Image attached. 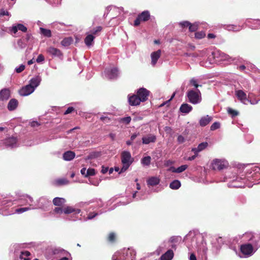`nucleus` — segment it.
<instances>
[{
    "mask_svg": "<svg viewBox=\"0 0 260 260\" xmlns=\"http://www.w3.org/2000/svg\"><path fill=\"white\" fill-rule=\"evenodd\" d=\"M259 179L260 168L254 167L252 170L248 169H246V173L245 174V186L251 187L254 184H256L257 183L254 182Z\"/></svg>",
    "mask_w": 260,
    "mask_h": 260,
    "instance_id": "f257e3e1",
    "label": "nucleus"
},
{
    "mask_svg": "<svg viewBox=\"0 0 260 260\" xmlns=\"http://www.w3.org/2000/svg\"><path fill=\"white\" fill-rule=\"evenodd\" d=\"M119 252V254L121 255L122 260L136 259V252L133 248H123Z\"/></svg>",
    "mask_w": 260,
    "mask_h": 260,
    "instance_id": "f03ea898",
    "label": "nucleus"
},
{
    "mask_svg": "<svg viewBox=\"0 0 260 260\" xmlns=\"http://www.w3.org/2000/svg\"><path fill=\"white\" fill-rule=\"evenodd\" d=\"M187 96L189 102L193 104H198L201 101V93L199 89L197 91L189 90L187 92Z\"/></svg>",
    "mask_w": 260,
    "mask_h": 260,
    "instance_id": "7ed1b4c3",
    "label": "nucleus"
},
{
    "mask_svg": "<svg viewBox=\"0 0 260 260\" xmlns=\"http://www.w3.org/2000/svg\"><path fill=\"white\" fill-rule=\"evenodd\" d=\"M150 18V14L148 11H144L138 15L134 21V26H139L141 22H146Z\"/></svg>",
    "mask_w": 260,
    "mask_h": 260,
    "instance_id": "20e7f679",
    "label": "nucleus"
},
{
    "mask_svg": "<svg viewBox=\"0 0 260 260\" xmlns=\"http://www.w3.org/2000/svg\"><path fill=\"white\" fill-rule=\"evenodd\" d=\"M229 163L224 159H215L212 164V169L214 170H221L228 167Z\"/></svg>",
    "mask_w": 260,
    "mask_h": 260,
    "instance_id": "39448f33",
    "label": "nucleus"
},
{
    "mask_svg": "<svg viewBox=\"0 0 260 260\" xmlns=\"http://www.w3.org/2000/svg\"><path fill=\"white\" fill-rule=\"evenodd\" d=\"M149 93L150 91L143 87L139 89L137 92V94L143 102L147 100Z\"/></svg>",
    "mask_w": 260,
    "mask_h": 260,
    "instance_id": "423d86ee",
    "label": "nucleus"
},
{
    "mask_svg": "<svg viewBox=\"0 0 260 260\" xmlns=\"http://www.w3.org/2000/svg\"><path fill=\"white\" fill-rule=\"evenodd\" d=\"M46 52L53 57L61 58L63 56V53L59 49L52 46L48 47Z\"/></svg>",
    "mask_w": 260,
    "mask_h": 260,
    "instance_id": "0eeeda50",
    "label": "nucleus"
},
{
    "mask_svg": "<svg viewBox=\"0 0 260 260\" xmlns=\"http://www.w3.org/2000/svg\"><path fill=\"white\" fill-rule=\"evenodd\" d=\"M121 159L122 164H132L133 161L131 153L126 151H124L121 153Z\"/></svg>",
    "mask_w": 260,
    "mask_h": 260,
    "instance_id": "6e6552de",
    "label": "nucleus"
},
{
    "mask_svg": "<svg viewBox=\"0 0 260 260\" xmlns=\"http://www.w3.org/2000/svg\"><path fill=\"white\" fill-rule=\"evenodd\" d=\"M34 91V88L30 85H27L22 87L19 90V93L21 96H27Z\"/></svg>",
    "mask_w": 260,
    "mask_h": 260,
    "instance_id": "1a4fd4ad",
    "label": "nucleus"
},
{
    "mask_svg": "<svg viewBox=\"0 0 260 260\" xmlns=\"http://www.w3.org/2000/svg\"><path fill=\"white\" fill-rule=\"evenodd\" d=\"M17 142V139L15 137H11L8 138H6L4 140V144L7 147H10L13 148L14 147L16 146Z\"/></svg>",
    "mask_w": 260,
    "mask_h": 260,
    "instance_id": "9d476101",
    "label": "nucleus"
},
{
    "mask_svg": "<svg viewBox=\"0 0 260 260\" xmlns=\"http://www.w3.org/2000/svg\"><path fill=\"white\" fill-rule=\"evenodd\" d=\"M11 92L8 88H4L0 91V101L8 100L10 97Z\"/></svg>",
    "mask_w": 260,
    "mask_h": 260,
    "instance_id": "9b49d317",
    "label": "nucleus"
},
{
    "mask_svg": "<svg viewBox=\"0 0 260 260\" xmlns=\"http://www.w3.org/2000/svg\"><path fill=\"white\" fill-rule=\"evenodd\" d=\"M142 140L143 144H149L150 143H154L156 140V137L153 134H148L143 137Z\"/></svg>",
    "mask_w": 260,
    "mask_h": 260,
    "instance_id": "f8f14e48",
    "label": "nucleus"
},
{
    "mask_svg": "<svg viewBox=\"0 0 260 260\" xmlns=\"http://www.w3.org/2000/svg\"><path fill=\"white\" fill-rule=\"evenodd\" d=\"M141 101L137 94H133L128 98V102L131 106L139 105Z\"/></svg>",
    "mask_w": 260,
    "mask_h": 260,
    "instance_id": "ddd939ff",
    "label": "nucleus"
},
{
    "mask_svg": "<svg viewBox=\"0 0 260 260\" xmlns=\"http://www.w3.org/2000/svg\"><path fill=\"white\" fill-rule=\"evenodd\" d=\"M161 55V50H158L156 51L153 52L151 54V64L152 66H155Z\"/></svg>",
    "mask_w": 260,
    "mask_h": 260,
    "instance_id": "4468645a",
    "label": "nucleus"
},
{
    "mask_svg": "<svg viewBox=\"0 0 260 260\" xmlns=\"http://www.w3.org/2000/svg\"><path fill=\"white\" fill-rule=\"evenodd\" d=\"M254 253V249L251 244H245V257L251 256Z\"/></svg>",
    "mask_w": 260,
    "mask_h": 260,
    "instance_id": "2eb2a0df",
    "label": "nucleus"
},
{
    "mask_svg": "<svg viewBox=\"0 0 260 260\" xmlns=\"http://www.w3.org/2000/svg\"><path fill=\"white\" fill-rule=\"evenodd\" d=\"M18 106V101L15 99H12L9 102L7 108L9 111H13L17 108Z\"/></svg>",
    "mask_w": 260,
    "mask_h": 260,
    "instance_id": "dca6fc26",
    "label": "nucleus"
},
{
    "mask_svg": "<svg viewBox=\"0 0 260 260\" xmlns=\"http://www.w3.org/2000/svg\"><path fill=\"white\" fill-rule=\"evenodd\" d=\"M174 256V252L172 250L169 249L160 257V260H171Z\"/></svg>",
    "mask_w": 260,
    "mask_h": 260,
    "instance_id": "f3484780",
    "label": "nucleus"
},
{
    "mask_svg": "<svg viewBox=\"0 0 260 260\" xmlns=\"http://www.w3.org/2000/svg\"><path fill=\"white\" fill-rule=\"evenodd\" d=\"M212 120V117L209 115L202 117L200 120V125L201 126H205L208 124Z\"/></svg>",
    "mask_w": 260,
    "mask_h": 260,
    "instance_id": "a211bd4d",
    "label": "nucleus"
},
{
    "mask_svg": "<svg viewBox=\"0 0 260 260\" xmlns=\"http://www.w3.org/2000/svg\"><path fill=\"white\" fill-rule=\"evenodd\" d=\"M75 157V153L72 151H68L63 154V158L65 160L70 161Z\"/></svg>",
    "mask_w": 260,
    "mask_h": 260,
    "instance_id": "6ab92c4d",
    "label": "nucleus"
},
{
    "mask_svg": "<svg viewBox=\"0 0 260 260\" xmlns=\"http://www.w3.org/2000/svg\"><path fill=\"white\" fill-rule=\"evenodd\" d=\"M41 81V77L38 76H36L30 80L29 85H30L32 87H33L35 89V88L40 84Z\"/></svg>",
    "mask_w": 260,
    "mask_h": 260,
    "instance_id": "aec40b11",
    "label": "nucleus"
},
{
    "mask_svg": "<svg viewBox=\"0 0 260 260\" xmlns=\"http://www.w3.org/2000/svg\"><path fill=\"white\" fill-rule=\"evenodd\" d=\"M81 210L78 209H75L71 206H67L63 209V213L66 214L74 213L75 214H79Z\"/></svg>",
    "mask_w": 260,
    "mask_h": 260,
    "instance_id": "412c9836",
    "label": "nucleus"
},
{
    "mask_svg": "<svg viewBox=\"0 0 260 260\" xmlns=\"http://www.w3.org/2000/svg\"><path fill=\"white\" fill-rule=\"evenodd\" d=\"M118 70L117 68H114L110 70L107 71V75L110 79H114L117 77Z\"/></svg>",
    "mask_w": 260,
    "mask_h": 260,
    "instance_id": "4be33fe9",
    "label": "nucleus"
},
{
    "mask_svg": "<svg viewBox=\"0 0 260 260\" xmlns=\"http://www.w3.org/2000/svg\"><path fill=\"white\" fill-rule=\"evenodd\" d=\"M192 107L186 103H184L181 105L180 108V111L182 113H188L189 112L191 111Z\"/></svg>",
    "mask_w": 260,
    "mask_h": 260,
    "instance_id": "5701e85b",
    "label": "nucleus"
},
{
    "mask_svg": "<svg viewBox=\"0 0 260 260\" xmlns=\"http://www.w3.org/2000/svg\"><path fill=\"white\" fill-rule=\"evenodd\" d=\"M95 36H93L92 35L88 34L84 39L85 44L87 46L90 47L92 45Z\"/></svg>",
    "mask_w": 260,
    "mask_h": 260,
    "instance_id": "b1692460",
    "label": "nucleus"
},
{
    "mask_svg": "<svg viewBox=\"0 0 260 260\" xmlns=\"http://www.w3.org/2000/svg\"><path fill=\"white\" fill-rule=\"evenodd\" d=\"M66 202V200L61 198H55L53 200V203L55 206H61L63 205Z\"/></svg>",
    "mask_w": 260,
    "mask_h": 260,
    "instance_id": "393cba45",
    "label": "nucleus"
},
{
    "mask_svg": "<svg viewBox=\"0 0 260 260\" xmlns=\"http://www.w3.org/2000/svg\"><path fill=\"white\" fill-rule=\"evenodd\" d=\"M159 179L156 177H152L148 179L147 180V184L148 185L155 186L159 184Z\"/></svg>",
    "mask_w": 260,
    "mask_h": 260,
    "instance_id": "a878e982",
    "label": "nucleus"
},
{
    "mask_svg": "<svg viewBox=\"0 0 260 260\" xmlns=\"http://www.w3.org/2000/svg\"><path fill=\"white\" fill-rule=\"evenodd\" d=\"M73 42V39L72 37H68L63 39L61 42V44L64 47L69 46Z\"/></svg>",
    "mask_w": 260,
    "mask_h": 260,
    "instance_id": "bb28decb",
    "label": "nucleus"
},
{
    "mask_svg": "<svg viewBox=\"0 0 260 260\" xmlns=\"http://www.w3.org/2000/svg\"><path fill=\"white\" fill-rule=\"evenodd\" d=\"M100 156L101 153L100 152H92L85 158V160L87 161L88 160L93 159Z\"/></svg>",
    "mask_w": 260,
    "mask_h": 260,
    "instance_id": "cd10ccee",
    "label": "nucleus"
},
{
    "mask_svg": "<svg viewBox=\"0 0 260 260\" xmlns=\"http://www.w3.org/2000/svg\"><path fill=\"white\" fill-rule=\"evenodd\" d=\"M181 186V183L178 180H175L170 184V187L172 189H177Z\"/></svg>",
    "mask_w": 260,
    "mask_h": 260,
    "instance_id": "c85d7f7f",
    "label": "nucleus"
},
{
    "mask_svg": "<svg viewBox=\"0 0 260 260\" xmlns=\"http://www.w3.org/2000/svg\"><path fill=\"white\" fill-rule=\"evenodd\" d=\"M40 31L42 35L48 38H50L52 36L51 31L50 29L40 27Z\"/></svg>",
    "mask_w": 260,
    "mask_h": 260,
    "instance_id": "c756f323",
    "label": "nucleus"
},
{
    "mask_svg": "<svg viewBox=\"0 0 260 260\" xmlns=\"http://www.w3.org/2000/svg\"><path fill=\"white\" fill-rule=\"evenodd\" d=\"M187 168L188 166L187 165H182L176 169L173 168L172 172L174 173H180L184 171Z\"/></svg>",
    "mask_w": 260,
    "mask_h": 260,
    "instance_id": "7c9ffc66",
    "label": "nucleus"
},
{
    "mask_svg": "<svg viewBox=\"0 0 260 260\" xmlns=\"http://www.w3.org/2000/svg\"><path fill=\"white\" fill-rule=\"evenodd\" d=\"M151 158L150 156H147L141 159V162L144 166H149L151 163Z\"/></svg>",
    "mask_w": 260,
    "mask_h": 260,
    "instance_id": "2f4dec72",
    "label": "nucleus"
},
{
    "mask_svg": "<svg viewBox=\"0 0 260 260\" xmlns=\"http://www.w3.org/2000/svg\"><path fill=\"white\" fill-rule=\"evenodd\" d=\"M103 27L101 26H97L95 28H93L90 31V35H92L93 36H98L99 33L102 30Z\"/></svg>",
    "mask_w": 260,
    "mask_h": 260,
    "instance_id": "473e14b6",
    "label": "nucleus"
},
{
    "mask_svg": "<svg viewBox=\"0 0 260 260\" xmlns=\"http://www.w3.org/2000/svg\"><path fill=\"white\" fill-rule=\"evenodd\" d=\"M107 241L110 243H114L116 239V235L114 232H111L109 233L107 237Z\"/></svg>",
    "mask_w": 260,
    "mask_h": 260,
    "instance_id": "72a5a7b5",
    "label": "nucleus"
},
{
    "mask_svg": "<svg viewBox=\"0 0 260 260\" xmlns=\"http://www.w3.org/2000/svg\"><path fill=\"white\" fill-rule=\"evenodd\" d=\"M131 120H132V118L130 116H127L125 117L119 118V119L118 120V121L120 123H122L125 124H128L130 123Z\"/></svg>",
    "mask_w": 260,
    "mask_h": 260,
    "instance_id": "f704fd0d",
    "label": "nucleus"
},
{
    "mask_svg": "<svg viewBox=\"0 0 260 260\" xmlns=\"http://www.w3.org/2000/svg\"><path fill=\"white\" fill-rule=\"evenodd\" d=\"M30 255V253L28 251H24L21 252V254L19 256V258L23 260H30L29 258L24 257L23 256L26 257H28Z\"/></svg>",
    "mask_w": 260,
    "mask_h": 260,
    "instance_id": "c9c22d12",
    "label": "nucleus"
},
{
    "mask_svg": "<svg viewBox=\"0 0 260 260\" xmlns=\"http://www.w3.org/2000/svg\"><path fill=\"white\" fill-rule=\"evenodd\" d=\"M199 25L197 23H191L188 26L189 30L190 32H194L198 29Z\"/></svg>",
    "mask_w": 260,
    "mask_h": 260,
    "instance_id": "e433bc0d",
    "label": "nucleus"
},
{
    "mask_svg": "<svg viewBox=\"0 0 260 260\" xmlns=\"http://www.w3.org/2000/svg\"><path fill=\"white\" fill-rule=\"evenodd\" d=\"M228 113L230 114L232 117H235L239 114V112L231 108H228Z\"/></svg>",
    "mask_w": 260,
    "mask_h": 260,
    "instance_id": "4c0bfd02",
    "label": "nucleus"
},
{
    "mask_svg": "<svg viewBox=\"0 0 260 260\" xmlns=\"http://www.w3.org/2000/svg\"><path fill=\"white\" fill-rule=\"evenodd\" d=\"M195 38L197 39H202L204 38L205 36V32L203 31H198L195 33Z\"/></svg>",
    "mask_w": 260,
    "mask_h": 260,
    "instance_id": "58836bf2",
    "label": "nucleus"
},
{
    "mask_svg": "<svg viewBox=\"0 0 260 260\" xmlns=\"http://www.w3.org/2000/svg\"><path fill=\"white\" fill-rule=\"evenodd\" d=\"M95 174V170L93 168H89L87 170L86 174L85 176V177H88V176H93Z\"/></svg>",
    "mask_w": 260,
    "mask_h": 260,
    "instance_id": "ea45409f",
    "label": "nucleus"
},
{
    "mask_svg": "<svg viewBox=\"0 0 260 260\" xmlns=\"http://www.w3.org/2000/svg\"><path fill=\"white\" fill-rule=\"evenodd\" d=\"M208 145V144L207 142H203L200 143L198 146V151H202L203 150L205 149Z\"/></svg>",
    "mask_w": 260,
    "mask_h": 260,
    "instance_id": "a19ab883",
    "label": "nucleus"
},
{
    "mask_svg": "<svg viewBox=\"0 0 260 260\" xmlns=\"http://www.w3.org/2000/svg\"><path fill=\"white\" fill-rule=\"evenodd\" d=\"M56 183L58 185H62L68 184L69 181L66 179H60L56 181Z\"/></svg>",
    "mask_w": 260,
    "mask_h": 260,
    "instance_id": "79ce46f5",
    "label": "nucleus"
},
{
    "mask_svg": "<svg viewBox=\"0 0 260 260\" xmlns=\"http://www.w3.org/2000/svg\"><path fill=\"white\" fill-rule=\"evenodd\" d=\"M237 96L238 98L242 102H243V101L244 100V91L242 90H238L237 92Z\"/></svg>",
    "mask_w": 260,
    "mask_h": 260,
    "instance_id": "37998d69",
    "label": "nucleus"
},
{
    "mask_svg": "<svg viewBox=\"0 0 260 260\" xmlns=\"http://www.w3.org/2000/svg\"><path fill=\"white\" fill-rule=\"evenodd\" d=\"M220 124L219 122H214L210 127V129L211 131H214L220 127Z\"/></svg>",
    "mask_w": 260,
    "mask_h": 260,
    "instance_id": "c03bdc74",
    "label": "nucleus"
},
{
    "mask_svg": "<svg viewBox=\"0 0 260 260\" xmlns=\"http://www.w3.org/2000/svg\"><path fill=\"white\" fill-rule=\"evenodd\" d=\"M18 30L22 31V32H25L27 31V28L22 24H17Z\"/></svg>",
    "mask_w": 260,
    "mask_h": 260,
    "instance_id": "a18cd8bd",
    "label": "nucleus"
},
{
    "mask_svg": "<svg viewBox=\"0 0 260 260\" xmlns=\"http://www.w3.org/2000/svg\"><path fill=\"white\" fill-rule=\"evenodd\" d=\"M131 164H129H129L128 163V164H122L123 167L121 169V170H120V172H119V173H121L126 171Z\"/></svg>",
    "mask_w": 260,
    "mask_h": 260,
    "instance_id": "49530a36",
    "label": "nucleus"
},
{
    "mask_svg": "<svg viewBox=\"0 0 260 260\" xmlns=\"http://www.w3.org/2000/svg\"><path fill=\"white\" fill-rule=\"evenodd\" d=\"M179 24L182 28L188 27L190 22L188 21H184L180 22Z\"/></svg>",
    "mask_w": 260,
    "mask_h": 260,
    "instance_id": "de8ad7c7",
    "label": "nucleus"
},
{
    "mask_svg": "<svg viewBox=\"0 0 260 260\" xmlns=\"http://www.w3.org/2000/svg\"><path fill=\"white\" fill-rule=\"evenodd\" d=\"M175 95V93L174 92V93L173 94V95H172V96L171 97V98H170L169 100H168V101H167L166 102H165L163 103L162 104H161L160 105V106H159V107H162V106H165V105H167V106H169V105H170V101H171V100L174 98V97Z\"/></svg>",
    "mask_w": 260,
    "mask_h": 260,
    "instance_id": "09e8293b",
    "label": "nucleus"
},
{
    "mask_svg": "<svg viewBox=\"0 0 260 260\" xmlns=\"http://www.w3.org/2000/svg\"><path fill=\"white\" fill-rule=\"evenodd\" d=\"M25 69V66L23 64H21L18 68H16L15 69V71L17 73H20L22 72Z\"/></svg>",
    "mask_w": 260,
    "mask_h": 260,
    "instance_id": "8fccbe9b",
    "label": "nucleus"
},
{
    "mask_svg": "<svg viewBox=\"0 0 260 260\" xmlns=\"http://www.w3.org/2000/svg\"><path fill=\"white\" fill-rule=\"evenodd\" d=\"M190 83L192 85L194 86L196 88H198V87L202 86L201 85H199L197 84L196 80L193 78L190 80Z\"/></svg>",
    "mask_w": 260,
    "mask_h": 260,
    "instance_id": "3c124183",
    "label": "nucleus"
},
{
    "mask_svg": "<svg viewBox=\"0 0 260 260\" xmlns=\"http://www.w3.org/2000/svg\"><path fill=\"white\" fill-rule=\"evenodd\" d=\"M44 60H45L44 56L42 54H40L38 56V57L36 59V61L38 63H40V62L43 61Z\"/></svg>",
    "mask_w": 260,
    "mask_h": 260,
    "instance_id": "603ef678",
    "label": "nucleus"
},
{
    "mask_svg": "<svg viewBox=\"0 0 260 260\" xmlns=\"http://www.w3.org/2000/svg\"><path fill=\"white\" fill-rule=\"evenodd\" d=\"M28 209V208H20L17 209L16 212L18 213H21L27 211Z\"/></svg>",
    "mask_w": 260,
    "mask_h": 260,
    "instance_id": "864d4df0",
    "label": "nucleus"
},
{
    "mask_svg": "<svg viewBox=\"0 0 260 260\" xmlns=\"http://www.w3.org/2000/svg\"><path fill=\"white\" fill-rule=\"evenodd\" d=\"M180 237H173L171 238L170 241L172 243H177L178 242L179 240H180Z\"/></svg>",
    "mask_w": 260,
    "mask_h": 260,
    "instance_id": "5fc2aeb1",
    "label": "nucleus"
},
{
    "mask_svg": "<svg viewBox=\"0 0 260 260\" xmlns=\"http://www.w3.org/2000/svg\"><path fill=\"white\" fill-rule=\"evenodd\" d=\"M75 110V109L73 107H69L68 108L67 110L64 112V114L67 115L73 112Z\"/></svg>",
    "mask_w": 260,
    "mask_h": 260,
    "instance_id": "6e6d98bb",
    "label": "nucleus"
},
{
    "mask_svg": "<svg viewBox=\"0 0 260 260\" xmlns=\"http://www.w3.org/2000/svg\"><path fill=\"white\" fill-rule=\"evenodd\" d=\"M100 119L105 123H109L111 121L110 118L106 116H102L101 117Z\"/></svg>",
    "mask_w": 260,
    "mask_h": 260,
    "instance_id": "4d7b16f0",
    "label": "nucleus"
},
{
    "mask_svg": "<svg viewBox=\"0 0 260 260\" xmlns=\"http://www.w3.org/2000/svg\"><path fill=\"white\" fill-rule=\"evenodd\" d=\"M98 215V213L94 212H90L89 213L87 218L88 219H91L95 217Z\"/></svg>",
    "mask_w": 260,
    "mask_h": 260,
    "instance_id": "13d9d810",
    "label": "nucleus"
},
{
    "mask_svg": "<svg viewBox=\"0 0 260 260\" xmlns=\"http://www.w3.org/2000/svg\"><path fill=\"white\" fill-rule=\"evenodd\" d=\"M177 141L179 143H183L185 141L184 138L182 135H179L177 138Z\"/></svg>",
    "mask_w": 260,
    "mask_h": 260,
    "instance_id": "bf43d9fd",
    "label": "nucleus"
},
{
    "mask_svg": "<svg viewBox=\"0 0 260 260\" xmlns=\"http://www.w3.org/2000/svg\"><path fill=\"white\" fill-rule=\"evenodd\" d=\"M54 212L56 213L61 214L63 212V210L60 207H56L54 209Z\"/></svg>",
    "mask_w": 260,
    "mask_h": 260,
    "instance_id": "052dcab7",
    "label": "nucleus"
},
{
    "mask_svg": "<svg viewBox=\"0 0 260 260\" xmlns=\"http://www.w3.org/2000/svg\"><path fill=\"white\" fill-rule=\"evenodd\" d=\"M10 30H11V32H13L14 34H16L18 30L17 25L13 26Z\"/></svg>",
    "mask_w": 260,
    "mask_h": 260,
    "instance_id": "680f3d73",
    "label": "nucleus"
},
{
    "mask_svg": "<svg viewBox=\"0 0 260 260\" xmlns=\"http://www.w3.org/2000/svg\"><path fill=\"white\" fill-rule=\"evenodd\" d=\"M9 12L8 11H6L4 10H1L0 11V16H3L5 15H8Z\"/></svg>",
    "mask_w": 260,
    "mask_h": 260,
    "instance_id": "e2e57ef3",
    "label": "nucleus"
},
{
    "mask_svg": "<svg viewBox=\"0 0 260 260\" xmlns=\"http://www.w3.org/2000/svg\"><path fill=\"white\" fill-rule=\"evenodd\" d=\"M232 28L234 31H238L239 30L242 29V26H239L238 27H237V26L235 25H232Z\"/></svg>",
    "mask_w": 260,
    "mask_h": 260,
    "instance_id": "0e129e2a",
    "label": "nucleus"
},
{
    "mask_svg": "<svg viewBox=\"0 0 260 260\" xmlns=\"http://www.w3.org/2000/svg\"><path fill=\"white\" fill-rule=\"evenodd\" d=\"M40 125V124L37 121H32L30 123V126L32 127H37Z\"/></svg>",
    "mask_w": 260,
    "mask_h": 260,
    "instance_id": "69168bd1",
    "label": "nucleus"
},
{
    "mask_svg": "<svg viewBox=\"0 0 260 260\" xmlns=\"http://www.w3.org/2000/svg\"><path fill=\"white\" fill-rule=\"evenodd\" d=\"M240 252L241 254H240L239 256L240 257H242L244 255V244H242L240 246Z\"/></svg>",
    "mask_w": 260,
    "mask_h": 260,
    "instance_id": "338daca9",
    "label": "nucleus"
},
{
    "mask_svg": "<svg viewBox=\"0 0 260 260\" xmlns=\"http://www.w3.org/2000/svg\"><path fill=\"white\" fill-rule=\"evenodd\" d=\"M108 167H105L104 166H102V170H101V172L103 174H105L108 171Z\"/></svg>",
    "mask_w": 260,
    "mask_h": 260,
    "instance_id": "774afa93",
    "label": "nucleus"
}]
</instances>
